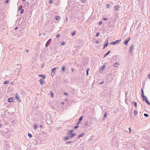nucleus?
I'll list each match as a JSON object with an SVG mask.
<instances>
[{"label": "nucleus", "mask_w": 150, "mask_h": 150, "mask_svg": "<svg viewBox=\"0 0 150 150\" xmlns=\"http://www.w3.org/2000/svg\"><path fill=\"white\" fill-rule=\"evenodd\" d=\"M57 68V67H55L52 69L51 70L52 73H51V76H53L55 74V72L56 71L55 69Z\"/></svg>", "instance_id": "1"}, {"label": "nucleus", "mask_w": 150, "mask_h": 150, "mask_svg": "<svg viewBox=\"0 0 150 150\" xmlns=\"http://www.w3.org/2000/svg\"><path fill=\"white\" fill-rule=\"evenodd\" d=\"M130 39V38L129 37V38H128L126 39L124 42V44L126 45H127L128 42L129 41Z\"/></svg>", "instance_id": "2"}, {"label": "nucleus", "mask_w": 150, "mask_h": 150, "mask_svg": "<svg viewBox=\"0 0 150 150\" xmlns=\"http://www.w3.org/2000/svg\"><path fill=\"white\" fill-rule=\"evenodd\" d=\"M133 45H132L129 49V53L130 54H132V52L133 50Z\"/></svg>", "instance_id": "3"}, {"label": "nucleus", "mask_w": 150, "mask_h": 150, "mask_svg": "<svg viewBox=\"0 0 150 150\" xmlns=\"http://www.w3.org/2000/svg\"><path fill=\"white\" fill-rule=\"evenodd\" d=\"M51 39H50L46 42V44H45V47H47L50 44L51 41Z\"/></svg>", "instance_id": "4"}, {"label": "nucleus", "mask_w": 150, "mask_h": 150, "mask_svg": "<svg viewBox=\"0 0 150 150\" xmlns=\"http://www.w3.org/2000/svg\"><path fill=\"white\" fill-rule=\"evenodd\" d=\"M39 81L40 82V84L41 85H43L45 83V81L44 80L42 79H40Z\"/></svg>", "instance_id": "5"}, {"label": "nucleus", "mask_w": 150, "mask_h": 150, "mask_svg": "<svg viewBox=\"0 0 150 150\" xmlns=\"http://www.w3.org/2000/svg\"><path fill=\"white\" fill-rule=\"evenodd\" d=\"M15 97L17 100L18 101H20V98L19 96L17 94L15 95Z\"/></svg>", "instance_id": "6"}, {"label": "nucleus", "mask_w": 150, "mask_h": 150, "mask_svg": "<svg viewBox=\"0 0 150 150\" xmlns=\"http://www.w3.org/2000/svg\"><path fill=\"white\" fill-rule=\"evenodd\" d=\"M70 138H71V137H70V136H67L66 137H65L64 138V140L65 141H67V140L70 139Z\"/></svg>", "instance_id": "7"}, {"label": "nucleus", "mask_w": 150, "mask_h": 150, "mask_svg": "<svg viewBox=\"0 0 150 150\" xmlns=\"http://www.w3.org/2000/svg\"><path fill=\"white\" fill-rule=\"evenodd\" d=\"M85 134L84 133H82L81 134H79L78 136V139H79L80 137H83L84 136Z\"/></svg>", "instance_id": "8"}, {"label": "nucleus", "mask_w": 150, "mask_h": 150, "mask_svg": "<svg viewBox=\"0 0 150 150\" xmlns=\"http://www.w3.org/2000/svg\"><path fill=\"white\" fill-rule=\"evenodd\" d=\"M107 112H106L104 114V116L103 118V120H104L107 116Z\"/></svg>", "instance_id": "9"}, {"label": "nucleus", "mask_w": 150, "mask_h": 150, "mask_svg": "<svg viewBox=\"0 0 150 150\" xmlns=\"http://www.w3.org/2000/svg\"><path fill=\"white\" fill-rule=\"evenodd\" d=\"M74 132V130H71L67 132V134L68 135H70L71 134Z\"/></svg>", "instance_id": "10"}, {"label": "nucleus", "mask_w": 150, "mask_h": 150, "mask_svg": "<svg viewBox=\"0 0 150 150\" xmlns=\"http://www.w3.org/2000/svg\"><path fill=\"white\" fill-rule=\"evenodd\" d=\"M38 76L39 77H41L43 78V79H45L46 77V76L45 75H44L39 74L38 75Z\"/></svg>", "instance_id": "11"}, {"label": "nucleus", "mask_w": 150, "mask_h": 150, "mask_svg": "<svg viewBox=\"0 0 150 150\" xmlns=\"http://www.w3.org/2000/svg\"><path fill=\"white\" fill-rule=\"evenodd\" d=\"M106 42V43L105 44V45H104V47L103 48V49L105 47H106L109 44L108 43V39H107L105 41V42Z\"/></svg>", "instance_id": "12"}, {"label": "nucleus", "mask_w": 150, "mask_h": 150, "mask_svg": "<svg viewBox=\"0 0 150 150\" xmlns=\"http://www.w3.org/2000/svg\"><path fill=\"white\" fill-rule=\"evenodd\" d=\"M65 70H66V68H65V67L64 66H62V70H61L62 71V72L65 71Z\"/></svg>", "instance_id": "13"}, {"label": "nucleus", "mask_w": 150, "mask_h": 150, "mask_svg": "<svg viewBox=\"0 0 150 150\" xmlns=\"http://www.w3.org/2000/svg\"><path fill=\"white\" fill-rule=\"evenodd\" d=\"M120 41H121V40H117L115 41L114 42V45L115 44H118Z\"/></svg>", "instance_id": "14"}, {"label": "nucleus", "mask_w": 150, "mask_h": 150, "mask_svg": "<svg viewBox=\"0 0 150 150\" xmlns=\"http://www.w3.org/2000/svg\"><path fill=\"white\" fill-rule=\"evenodd\" d=\"M76 133H73L71 135V136H70V137H71V138H72L73 137L75 136L76 135Z\"/></svg>", "instance_id": "15"}, {"label": "nucleus", "mask_w": 150, "mask_h": 150, "mask_svg": "<svg viewBox=\"0 0 150 150\" xmlns=\"http://www.w3.org/2000/svg\"><path fill=\"white\" fill-rule=\"evenodd\" d=\"M55 18L56 20H59L60 19V18L59 16H56L55 17Z\"/></svg>", "instance_id": "16"}, {"label": "nucleus", "mask_w": 150, "mask_h": 150, "mask_svg": "<svg viewBox=\"0 0 150 150\" xmlns=\"http://www.w3.org/2000/svg\"><path fill=\"white\" fill-rule=\"evenodd\" d=\"M13 101V98H8V101L9 102H12Z\"/></svg>", "instance_id": "17"}, {"label": "nucleus", "mask_w": 150, "mask_h": 150, "mask_svg": "<svg viewBox=\"0 0 150 150\" xmlns=\"http://www.w3.org/2000/svg\"><path fill=\"white\" fill-rule=\"evenodd\" d=\"M34 129H36L37 128V126L36 124H34Z\"/></svg>", "instance_id": "18"}, {"label": "nucleus", "mask_w": 150, "mask_h": 150, "mask_svg": "<svg viewBox=\"0 0 150 150\" xmlns=\"http://www.w3.org/2000/svg\"><path fill=\"white\" fill-rule=\"evenodd\" d=\"M90 69L89 68H88L86 69V75L87 76H88V71Z\"/></svg>", "instance_id": "19"}, {"label": "nucleus", "mask_w": 150, "mask_h": 150, "mask_svg": "<svg viewBox=\"0 0 150 150\" xmlns=\"http://www.w3.org/2000/svg\"><path fill=\"white\" fill-rule=\"evenodd\" d=\"M141 92H142V96H143L144 97V93L143 90L142 88L141 89Z\"/></svg>", "instance_id": "20"}, {"label": "nucleus", "mask_w": 150, "mask_h": 150, "mask_svg": "<svg viewBox=\"0 0 150 150\" xmlns=\"http://www.w3.org/2000/svg\"><path fill=\"white\" fill-rule=\"evenodd\" d=\"M110 50H109V51H108V52L107 53H106V54H105L104 57H106L110 53Z\"/></svg>", "instance_id": "21"}, {"label": "nucleus", "mask_w": 150, "mask_h": 150, "mask_svg": "<svg viewBox=\"0 0 150 150\" xmlns=\"http://www.w3.org/2000/svg\"><path fill=\"white\" fill-rule=\"evenodd\" d=\"M142 98L143 100L144 101H145V100H146V99H147L146 97L145 96H144V97L143 96H142Z\"/></svg>", "instance_id": "22"}, {"label": "nucleus", "mask_w": 150, "mask_h": 150, "mask_svg": "<svg viewBox=\"0 0 150 150\" xmlns=\"http://www.w3.org/2000/svg\"><path fill=\"white\" fill-rule=\"evenodd\" d=\"M145 101L149 105H150V103L147 100V99H146V100H145Z\"/></svg>", "instance_id": "23"}, {"label": "nucleus", "mask_w": 150, "mask_h": 150, "mask_svg": "<svg viewBox=\"0 0 150 150\" xmlns=\"http://www.w3.org/2000/svg\"><path fill=\"white\" fill-rule=\"evenodd\" d=\"M50 96H51L52 97H54V94H53V93L52 92L50 91Z\"/></svg>", "instance_id": "24"}, {"label": "nucleus", "mask_w": 150, "mask_h": 150, "mask_svg": "<svg viewBox=\"0 0 150 150\" xmlns=\"http://www.w3.org/2000/svg\"><path fill=\"white\" fill-rule=\"evenodd\" d=\"M120 8V7L119 6H118V5H117L115 7V10H117L118 9H119Z\"/></svg>", "instance_id": "25"}, {"label": "nucleus", "mask_w": 150, "mask_h": 150, "mask_svg": "<svg viewBox=\"0 0 150 150\" xmlns=\"http://www.w3.org/2000/svg\"><path fill=\"white\" fill-rule=\"evenodd\" d=\"M119 64L118 63H115L113 65L114 67H118V65Z\"/></svg>", "instance_id": "26"}, {"label": "nucleus", "mask_w": 150, "mask_h": 150, "mask_svg": "<svg viewBox=\"0 0 150 150\" xmlns=\"http://www.w3.org/2000/svg\"><path fill=\"white\" fill-rule=\"evenodd\" d=\"M133 103L135 107H137V103L135 101H134L133 102Z\"/></svg>", "instance_id": "27"}, {"label": "nucleus", "mask_w": 150, "mask_h": 150, "mask_svg": "<svg viewBox=\"0 0 150 150\" xmlns=\"http://www.w3.org/2000/svg\"><path fill=\"white\" fill-rule=\"evenodd\" d=\"M134 113L135 115H136L137 114V112L136 110H134Z\"/></svg>", "instance_id": "28"}, {"label": "nucleus", "mask_w": 150, "mask_h": 150, "mask_svg": "<svg viewBox=\"0 0 150 150\" xmlns=\"http://www.w3.org/2000/svg\"><path fill=\"white\" fill-rule=\"evenodd\" d=\"M9 83V81H5L4 83V84H7L8 83Z\"/></svg>", "instance_id": "29"}, {"label": "nucleus", "mask_w": 150, "mask_h": 150, "mask_svg": "<svg viewBox=\"0 0 150 150\" xmlns=\"http://www.w3.org/2000/svg\"><path fill=\"white\" fill-rule=\"evenodd\" d=\"M22 7H23L21 5L20 6H19V7L18 8V10H21Z\"/></svg>", "instance_id": "30"}, {"label": "nucleus", "mask_w": 150, "mask_h": 150, "mask_svg": "<svg viewBox=\"0 0 150 150\" xmlns=\"http://www.w3.org/2000/svg\"><path fill=\"white\" fill-rule=\"evenodd\" d=\"M82 119H83V117L82 116H81V117L79 119V121H81L82 120Z\"/></svg>", "instance_id": "31"}, {"label": "nucleus", "mask_w": 150, "mask_h": 150, "mask_svg": "<svg viewBox=\"0 0 150 150\" xmlns=\"http://www.w3.org/2000/svg\"><path fill=\"white\" fill-rule=\"evenodd\" d=\"M144 115L146 117H148L149 116V115L146 113H144Z\"/></svg>", "instance_id": "32"}, {"label": "nucleus", "mask_w": 150, "mask_h": 150, "mask_svg": "<svg viewBox=\"0 0 150 150\" xmlns=\"http://www.w3.org/2000/svg\"><path fill=\"white\" fill-rule=\"evenodd\" d=\"M72 142H71V141L67 142L66 143H65V144H70V143H71Z\"/></svg>", "instance_id": "33"}, {"label": "nucleus", "mask_w": 150, "mask_h": 150, "mask_svg": "<svg viewBox=\"0 0 150 150\" xmlns=\"http://www.w3.org/2000/svg\"><path fill=\"white\" fill-rule=\"evenodd\" d=\"M28 136L30 137H32V135L30 134H28Z\"/></svg>", "instance_id": "34"}, {"label": "nucleus", "mask_w": 150, "mask_h": 150, "mask_svg": "<svg viewBox=\"0 0 150 150\" xmlns=\"http://www.w3.org/2000/svg\"><path fill=\"white\" fill-rule=\"evenodd\" d=\"M75 34H76V33H75V31H74L73 32V33L72 34V36H74L75 35Z\"/></svg>", "instance_id": "35"}, {"label": "nucleus", "mask_w": 150, "mask_h": 150, "mask_svg": "<svg viewBox=\"0 0 150 150\" xmlns=\"http://www.w3.org/2000/svg\"><path fill=\"white\" fill-rule=\"evenodd\" d=\"M24 12V10L23 9H22L21 11V13L22 14Z\"/></svg>", "instance_id": "36"}, {"label": "nucleus", "mask_w": 150, "mask_h": 150, "mask_svg": "<svg viewBox=\"0 0 150 150\" xmlns=\"http://www.w3.org/2000/svg\"><path fill=\"white\" fill-rule=\"evenodd\" d=\"M105 68V66L104 65H103V66L101 68V69L102 70H103L104 69V68Z\"/></svg>", "instance_id": "37"}, {"label": "nucleus", "mask_w": 150, "mask_h": 150, "mask_svg": "<svg viewBox=\"0 0 150 150\" xmlns=\"http://www.w3.org/2000/svg\"><path fill=\"white\" fill-rule=\"evenodd\" d=\"M79 127V125H76V126H75L74 127V128L75 129H77V128H78Z\"/></svg>", "instance_id": "38"}, {"label": "nucleus", "mask_w": 150, "mask_h": 150, "mask_svg": "<svg viewBox=\"0 0 150 150\" xmlns=\"http://www.w3.org/2000/svg\"><path fill=\"white\" fill-rule=\"evenodd\" d=\"M53 1L52 0H50L49 1V3L50 4H52V3Z\"/></svg>", "instance_id": "39"}, {"label": "nucleus", "mask_w": 150, "mask_h": 150, "mask_svg": "<svg viewBox=\"0 0 150 150\" xmlns=\"http://www.w3.org/2000/svg\"><path fill=\"white\" fill-rule=\"evenodd\" d=\"M99 34H100V33H98L96 34V37H97L99 35Z\"/></svg>", "instance_id": "40"}, {"label": "nucleus", "mask_w": 150, "mask_h": 150, "mask_svg": "<svg viewBox=\"0 0 150 150\" xmlns=\"http://www.w3.org/2000/svg\"><path fill=\"white\" fill-rule=\"evenodd\" d=\"M85 125L86 126H88V125H89V124L88 123V122H86V124H85Z\"/></svg>", "instance_id": "41"}, {"label": "nucleus", "mask_w": 150, "mask_h": 150, "mask_svg": "<svg viewBox=\"0 0 150 150\" xmlns=\"http://www.w3.org/2000/svg\"><path fill=\"white\" fill-rule=\"evenodd\" d=\"M56 36L57 38H58L60 36V35L59 34H58V35H56Z\"/></svg>", "instance_id": "42"}, {"label": "nucleus", "mask_w": 150, "mask_h": 150, "mask_svg": "<svg viewBox=\"0 0 150 150\" xmlns=\"http://www.w3.org/2000/svg\"><path fill=\"white\" fill-rule=\"evenodd\" d=\"M25 51H26V52L27 53H28V52H29V50H25Z\"/></svg>", "instance_id": "43"}, {"label": "nucleus", "mask_w": 150, "mask_h": 150, "mask_svg": "<svg viewBox=\"0 0 150 150\" xmlns=\"http://www.w3.org/2000/svg\"><path fill=\"white\" fill-rule=\"evenodd\" d=\"M110 6V5L109 4H107L106 5V7L107 8H108Z\"/></svg>", "instance_id": "44"}, {"label": "nucleus", "mask_w": 150, "mask_h": 150, "mask_svg": "<svg viewBox=\"0 0 150 150\" xmlns=\"http://www.w3.org/2000/svg\"><path fill=\"white\" fill-rule=\"evenodd\" d=\"M110 44L112 45H114V42H112L110 43Z\"/></svg>", "instance_id": "45"}, {"label": "nucleus", "mask_w": 150, "mask_h": 150, "mask_svg": "<svg viewBox=\"0 0 150 150\" xmlns=\"http://www.w3.org/2000/svg\"><path fill=\"white\" fill-rule=\"evenodd\" d=\"M8 1H9L8 0H6L5 1V3H8Z\"/></svg>", "instance_id": "46"}, {"label": "nucleus", "mask_w": 150, "mask_h": 150, "mask_svg": "<svg viewBox=\"0 0 150 150\" xmlns=\"http://www.w3.org/2000/svg\"><path fill=\"white\" fill-rule=\"evenodd\" d=\"M64 94L66 96H68V93L66 92L64 93Z\"/></svg>", "instance_id": "47"}, {"label": "nucleus", "mask_w": 150, "mask_h": 150, "mask_svg": "<svg viewBox=\"0 0 150 150\" xmlns=\"http://www.w3.org/2000/svg\"><path fill=\"white\" fill-rule=\"evenodd\" d=\"M65 44V43L64 42H62V45H64Z\"/></svg>", "instance_id": "48"}, {"label": "nucleus", "mask_w": 150, "mask_h": 150, "mask_svg": "<svg viewBox=\"0 0 150 150\" xmlns=\"http://www.w3.org/2000/svg\"><path fill=\"white\" fill-rule=\"evenodd\" d=\"M102 23V22L101 21H100L99 22V25H101Z\"/></svg>", "instance_id": "49"}, {"label": "nucleus", "mask_w": 150, "mask_h": 150, "mask_svg": "<svg viewBox=\"0 0 150 150\" xmlns=\"http://www.w3.org/2000/svg\"><path fill=\"white\" fill-rule=\"evenodd\" d=\"M96 44H98L99 43V41L98 40H96Z\"/></svg>", "instance_id": "50"}, {"label": "nucleus", "mask_w": 150, "mask_h": 150, "mask_svg": "<svg viewBox=\"0 0 150 150\" xmlns=\"http://www.w3.org/2000/svg\"><path fill=\"white\" fill-rule=\"evenodd\" d=\"M104 20H107V18H104L103 19Z\"/></svg>", "instance_id": "51"}, {"label": "nucleus", "mask_w": 150, "mask_h": 150, "mask_svg": "<svg viewBox=\"0 0 150 150\" xmlns=\"http://www.w3.org/2000/svg\"><path fill=\"white\" fill-rule=\"evenodd\" d=\"M82 1L83 3H85L86 2L85 0H82Z\"/></svg>", "instance_id": "52"}, {"label": "nucleus", "mask_w": 150, "mask_h": 150, "mask_svg": "<svg viewBox=\"0 0 150 150\" xmlns=\"http://www.w3.org/2000/svg\"><path fill=\"white\" fill-rule=\"evenodd\" d=\"M148 78H149V79H150V74H149V75L148 76Z\"/></svg>", "instance_id": "53"}, {"label": "nucleus", "mask_w": 150, "mask_h": 150, "mask_svg": "<svg viewBox=\"0 0 150 150\" xmlns=\"http://www.w3.org/2000/svg\"><path fill=\"white\" fill-rule=\"evenodd\" d=\"M71 71H74V69H73V68H72V69H71Z\"/></svg>", "instance_id": "54"}, {"label": "nucleus", "mask_w": 150, "mask_h": 150, "mask_svg": "<svg viewBox=\"0 0 150 150\" xmlns=\"http://www.w3.org/2000/svg\"><path fill=\"white\" fill-rule=\"evenodd\" d=\"M26 4L27 5H28L29 4V3L28 2H27Z\"/></svg>", "instance_id": "55"}, {"label": "nucleus", "mask_w": 150, "mask_h": 150, "mask_svg": "<svg viewBox=\"0 0 150 150\" xmlns=\"http://www.w3.org/2000/svg\"><path fill=\"white\" fill-rule=\"evenodd\" d=\"M103 82H100V84H103Z\"/></svg>", "instance_id": "56"}, {"label": "nucleus", "mask_w": 150, "mask_h": 150, "mask_svg": "<svg viewBox=\"0 0 150 150\" xmlns=\"http://www.w3.org/2000/svg\"><path fill=\"white\" fill-rule=\"evenodd\" d=\"M129 130L130 131V132H131V129L130 128H129Z\"/></svg>", "instance_id": "57"}, {"label": "nucleus", "mask_w": 150, "mask_h": 150, "mask_svg": "<svg viewBox=\"0 0 150 150\" xmlns=\"http://www.w3.org/2000/svg\"><path fill=\"white\" fill-rule=\"evenodd\" d=\"M61 104L62 105H64V103L63 102H61Z\"/></svg>", "instance_id": "58"}, {"label": "nucleus", "mask_w": 150, "mask_h": 150, "mask_svg": "<svg viewBox=\"0 0 150 150\" xmlns=\"http://www.w3.org/2000/svg\"><path fill=\"white\" fill-rule=\"evenodd\" d=\"M144 150H147V148H144Z\"/></svg>", "instance_id": "59"}, {"label": "nucleus", "mask_w": 150, "mask_h": 150, "mask_svg": "<svg viewBox=\"0 0 150 150\" xmlns=\"http://www.w3.org/2000/svg\"><path fill=\"white\" fill-rule=\"evenodd\" d=\"M44 64V63H43V64H42V68L43 67V66Z\"/></svg>", "instance_id": "60"}, {"label": "nucleus", "mask_w": 150, "mask_h": 150, "mask_svg": "<svg viewBox=\"0 0 150 150\" xmlns=\"http://www.w3.org/2000/svg\"><path fill=\"white\" fill-rule=\"evenodd\" d=\"M80 122V121H79V122H78V123L77 124H79V122Z\"/></svg>", "instance_id": "61"}, {"label": "nucleus", "mask_w": 150, "mask_h": 150, "mask_svg": "<svg viewBox=\"0 0 150 150\" xmlns=\"http://www.w3.org/2000/svg\"><path fill=\"white\" fill-rule=\"evenodd\" d=\"M18 28L17 27H16L15 28V30H16Z\"/></svg>", "instance_id": "62"}, {"label": "nucleus", "mask_w": 150, "mask_h": 150, "mask_svg": "<svg viewBox=\"0 0 150 150\" xmlns=\"http://www.w3.org/2000/svg\"><path fill=\"white\" fill-rule=\"evenodd\" d=\"M67 17L66 18V21H67Z\"/></svg>", "instance_id": "63"}, {"label": "nucleus", "mask_w": 150, "mask_h": 150, "mask_svg": "<svg viewBox=\"0 0 150 150\" xmlns=\"http://www.w3.org/2000/svg\"><path fill=\"white\" fill-rule=\"evenodd\" d=\"M26 1V0H23V1L24 2L25 1Z\"/></svg>", "instance_id": "64"}]
</instances>
